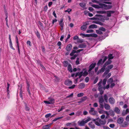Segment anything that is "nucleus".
<instances>
[{
  "label": "nucleus",
  "mask_w": 129,
  "mask_h": 129,
  "mask_svg": "<svg viewBox=\"0 0 129 129\" xmlns=\"http://www.w3.org/2000/svg\"><path fill=\"white\" fill-rule=\"evenodd\" d=\"M20 92L19 94L20 96L22 99V100L23 99V97L22 96V91L21 88L20 89Z\"/></svg>",
  "instance_id": "obj_36"
},
{
  "label": "nucleus",
  "mask_w": 129,
  "mask_h": 129,
  "mask_svg": "<svg viewBox=\"0 0 129 129\" xmlns=\"http://www.w3.org/2000/svg\"><path fill=\"white\" fill-rule=\"evenodd\" d=\"M123 121V119L121 117L119 118L117 120V122L119 124H121Z\"/></svg>",
  "instance_id": "obj_9"
},
{
  "label": "nucleus",
  "mask_w": 129,
  "mask_h": 129,
  "mask_svg": "<svg viewBox=\"0 0 129 129\" xmlns=\"http://www.w3.org/2000/svg\"><path fill=\"white\" fill-rule=\"evenodd\" d=\"M91 37H94L95 38H96L98 37V35L95 34H91Z\"/></svg>",
  "instance_id": "obj_43"
},
{
  "label": "nucleus",
  "mask_w": 129,
  "mask_h": 129,
  "mask_svg": "<svg viewBox=\"0 0 129 129\" xmlns=\"http://www.w3.org/2000/svg\"><path fill=\"white\" fill-rule=\"evenodd\" d=\"M16 41L17 44H18L19 42L18 41V38L17 36H16L15 37Z\"/></svg>",
  "instance_id": "obj_59"
},
{
  "label": "nucleus",
  "mask_w": 129,
  "mask_h": 129,
  "mask_svg": "<svg viewBox=\"0 0 129 129\" xmlns=\"http://www.w3.org/2000/svg\"><path fill=\"white\" fill-rule=\"evenodd\" d=\"M50 103H52L51 104H53L54 103V100L53 99H51L49 100Z\"/></svg>",
  "instance_id": "obj_58"
},
{
  "label": "nucleus",
  "mask_w": 129,
  "mask_h": 129,
  "mask_svg": "<svg viewBox=\"0 0 129 129\" xmlns=\"http://www.w3.org/2000/svg\"><path fill=\"white\" fill-rule=\"evenodd\" d=\"M99 87L98 88L99 90H101V89H103V87L102 85H98Z\"/></svg>",
  "instance_id": "obj_53"
},
{
  "label": "nucleus",
  "mask_w": 129,
  "mask_h": 129,
  "mask_svg": "<svg viewBox=\"0 0 129 129\" xmlns=\"http://www.w3.org/2000/svg\"><path fill=\"white\" fill-rule=\"evenodd\" d=\"M104 107L105 109L107 110H108L110 109V106L107 104L105 103L104 104Z\"/></svg>",
  "instance_id": "obj_17"
},
{
  "label": "nucleus",
  "mask_w": 129,
  "mask_h": 129,
  "mask_svg": "<svg viewBox=\"0 0 129 129\" xmlns=\"http://www.w3.org/2000/svg\"><path fill=\"white\" fill-rule=\"evenodd\" d=\"M48 7H47V6L46 5L44 7L43 11H44L45 12L47 11L48 9Z\"/></svg>",
  "instance_id": "obj_47"
},
{
  "label": "nucleus",
  "mask_w": 129,
  "mask_h": 129,
  "mask_svg": "<svg viewBox=\"0 0 129 129\" xmlns=\"http://www.w3.org/2000/svg\"><path fill=\"white\" fill-rule=\"evenodd\" d=\"M109 112L110 116H111L113 117L115 115V113L112 110H110V111Z\"/></svg>",
  "instance_id": "obj_24"
},
{
  "label": "nucleus",
  "mask_w": 129,
  "mask_h": 129,
  "mask_svg": "<svg viewBox=\"0 0 129 129\" xmlns=\"http://www.w3.org/2000/svg\"><path fill=\"white\" fill-rule=\"evenodd\" d=\"M80 6L82 8L85 7L86 6V5L83 2L80 3L79 4Z\"/></svg>",
  "instance_id": "obj_31"
},
{
  "label": "nucleus",
  "mask_w": 129,
  "mask_h": 129,
  "mask_svg": "<svg viewBox=\"0 0 129 129\" xmlns=\"http://www.w3.org/2000/svg\"><path fill=\"white\" fill-rule=\"evenodd\" d=\"M88 73L86 70L83 73V76L84 77H85L88 74Z\"/></svg>",
  "instance_id": "obj_35"
},
{
  "label": "nucleus",
  "mask_w": 129,
  "mask_h": 129,
  "mask_svg": "<svg viewBox=\"0 0 129 129\" xmlns=\"http://www.w3.org/2000/svg\"><path fill=\"white\" fill-rule=\"evenodd\" d=\"M68 70L69 72L71 73L73 72V71L72 69V65L71 64H69L68 66Z\"/></svg>",
  "instance_id": "obj_16"
},
{
  "label": "nucleus",
  "mask_w": 129,
  "mask_h": 129,
  "mask_svg": "<svg viewBox=\"0 0 129 129\" xmlns=\"http://www.w3.org/2000/svg\"><path fill=\"white\" fill-rule=\"evenodd\" d=\"M104 4H104L103 3H99V5L100 6V8H103Z\"/></svg>",
  "instance_id": "obj_52"
},
{
  "label": "nucleus",
  "mask_w": 129,
  "mask_h": 129,
  "mask_svg": "<svg viewBox=\"0 0 129 129\" xmlns=\"http://www.w3.org/2000/svg\"><path fill=\"white\" fill-rule=\"evenodd\" d=\"M109 103L111 104H113L114 103V100L112 97H110L109 99Z\"/></svg>",
  "instance_id": "obj_12"
},
{
  "label": "nucleus",
  "mask_w": 129,
  "mask_h": 129,
  "mask_svg": "<svg viewBox=\"0 0 129 129\" xmlns=\"http://www.w3.org/2000/svg\"><path fill=\"white\" fill-rule=\"evenodd\" d=\"M103 61L102 59H100V60L97 63V65H98V66L102 64L103 63H103Z\"/></svg>",
  "instance_id": "obj_23"
},
{
  "label": "nucleus",
  "mask_w": 129,
  "mask_h": 129,
  "mask_svg": "<svg viewBox=\"0 0 129 129\" xmlns=\"http://www.w3.org/2000/svg\"><path fill=\"white\" fill-rule=\"evenodd\" d=\"M113 67V64H110L107 66L106 68V69L110 70L112 69Z\"/></svg>",
  "instance_id": "obj_22"
},
{
  "label": "nucleus",
  "mask_w": 129,
  "mask_h": 129,
  "mask_svg": "<svg viewBox=\"0 0 129 129\" xmlns=\"http://www.w3.org/2000/svg\"><path fill=\"white\" fill-rule=\"evenodd\" d=\"M72 47L71 44H69L66 47V50L68 51H69L71 49Z\"/></svg>",
  "instance_id": "obj_10"
},
{
  "label": "nucleus",
  "mask_w": 129,
  "mask_h": 129,
  "mask_svg": "<svg viewBox=\"0 0 129 129\" xmlns=\"http://www.w3.org/2000/svg\"><path fill=\"white\" fill-rule=\"evenodd\" d=\"M85 86L84 84L83 83H81L79 84V88L81 89H82L84 88Z\"/></svg>",
  "instance_id": "obj_25"
},
{
  "label": "nucleus",
  "mask_w": 129,
  "mask_h": 129,
  "mask_svg": "<svg viewBox=\"0 0 129 129\" xmlns=\"http://www.w3.org/2000/svg\"><path fill=\"white\" fill-rule=\"evenodd\" d=\"M84 95L83 93H78L77 95V96L78 97H81L82 96Z\"/></svg>",
  "instance_id": "obj_42"
},
{
  "label": "nucleus",
  "mask_w": 129,
  "mask_h": 129,
  "mask_svg": "<svg viewBox=\"0 0 129 129\" xmlns=\"http://www.w3.org/2000/svg\"><path fill=\"white\" fill-rule=\"evenodd\" d=\"M80 35L81 36L82 35L84 37H91V34H85L82 33H81L80 34Z\"/></svg>",
  "instance_id": "obj_21"
},
{
  "label": "nucleus",
  "mask_w": 129,
  "mask_h": 129,
  "mask_svg": "<svg viewBox=\"0 0 129 129\" xmlns=\"http://www.w3.org/2000/svg\"><path fill=\"white\" fill-rule=\"evenodd\" d=\"M99 29L101 31H105L106 30L105 28L103 27H101L100 28H99Z\"/></svg>",
  "instance_id": "obj_41"
},
{
  "label": "nucleus",
  "mask_w": 129,
  "mask_h": 129,
  "mask_svg": "<svg viewBox=\"0 0 129 129\" xmlns=\"http://www.w3.org/2000/svg\"><path fill=\"white\" fill-rule=\"evenodd\" d=\"M38 23L39 24L38 25V26L39 27H40L42 29H44V26L43 24L40 21H38Z\"/></svg>",
  "instance_id": "obj_15"
},
{
  "label": "nucleus",
  "mask_w": 129,
  "mask_h": 129,
  "mask_svg": "<svg viewBox=\"0 0 129 129\" xmlns=\"http://www.w3.org/2000/svg\"><path fill=\"white\" fill-rule=\"evenodd\" d=\"M109 126L111 128H113L115 126V125L113 124H111Z\"/></svg>",
  "instance_id": "obj_64"
},
{
  "label": "nucleus",
  "mask_w": 129,
  "mask_h": 129,
  "mask_svg": "<svg viewBox=\"0 0 129 129\" xmlns=\"http://www.w3.org/2000/svg\"><path fill=\"white\" fill-rule=\"evenodd\" d=\"M107 81V79H106L105 78L104 79H103V85L104 86L105 84L106 83V82Z\"/></svg>",
  "instance_id": "obj_48"
},
{
  "label": "nucleus",
  "mask_w": 129,
  "mask_h": 129,
  "mask_svg": "<svg viewBox=\"0 0 129 129\" xmlns=\"http://www.w3.org/2000/svg\"><path fill=\"white\" fill-rule=\"evenodd\" d=\"M127 114L126 111L125 110H124L123 111L122 113V115L123 116H125L126 114Z\"/></svg>",
  "instance_id": "obj_61"
},
{
  "label": "nucleus",
  "mask_w": 129,
  "mask_h": 129,
  "mask_svg": "<svg viewBox=\"0 0 129 129\" xmlns=\"http://www.w3.org/2000/svg\"><path fill=\"white\" fill-rule=\"evenodd\" d=\"M80 126H83L84 125L85 123L84 121H81L79 123Z\"/></svg>",
  "instance_id": "obj_40"
},
{
  "label": "nucleus",
  "mask_w": 129,
  "mask_h": 129,
  "mask_svg": "<svg viewBox=\"0 0 129 129\" xmlns=\"http://www.w3.org/2000/svg\"><path fill=\"white\" fill-rule=\"evenodd\" d=\"M128 125V123L126 121L124 122L121 125V126L122 127H125L127 126Z\"/></svg>",
  "instance_id": "obj_19"
},
{
  "label": "nucleus",
  "mask_w": 129,
  "mask_h": 129,
  "mask_svg": "<svg viewBox=\"0 0 129 129\" xmlns=\"http://www.w3.org/2000/svg\"><path fill=\"white\" fill-rule=\"evenodd\" d=\"M104 99L106 103L108 102V98L106 94H105L104 96Z\"/></svg>",
  "instance_id": "obj_32"
},
{
  "label": "nucleus",
  "mask_w": 129,
  "mask_h": 129,
  "mask_svg": "<svg viewBox=\"0 0 129 129\" xmlns=\"http://www.w3.org/2000/svg\"><path fill=\"white\" fill-rule=\"evenodd\" d=\"M51 114L50 113H49L45 115V117L46 118H47L51 116Z\"/></svg>",
  "instance_id": "obj_62"
},
{
  "label": "nucleus",
  "mask_w": 129,
  "mask_h": 129,
  "mask_svg": "<svg viewBox=\"0 0 129 129\" xmlns=\"http://www.w3.org/2000/svg\"><path fill=\"white\" fill-rule=\"evenodd\" d=\"M95 123L96 125L98 126H101V125L99 122L98 121H95Z\"/></svg>",
  "instance_id": "obj_55"
},
{
  "label": "nucleus",
  "mask_w": 129,
  "mask_h": 129,
  "mask_svg": "<svg viewBox=\"0 0 129 129\" xmlns=\"http://www.w3.org/2000/svg\"><path fill=\"white\" fill-rule=\"evenodd\" d=\"M91 6L94 8H100V6L98 5H95L94 4L92 5H91Z\"/></svg>",
  "instance_id": "obj_37"
},
{
  "label": "nucleus",
  "mask_w": 129,
  "mask_h": 129,
  "mask_svg": "<svg viewBox=\"0 0 129 129\" xmlns=\"http://www.w3.org/2000/svg\"><path fill=\"white\" fill-rule=\"evenodd\" d=\"M79 58L78 57L77 58L76 60V64L77 65H78V64H79V63H80L79 61Z\"/></svg>",
  "instance_id": "obj_57"
},
{
  "label": "nucleus",
  "mask_w": 129,
  "mask_h": 129,
  "mask_svg": "<svg viewBox=\"0 0 129 129\" xmlns=\"http://www.w3.org/2000/svg\"><path fill=\"white\" fill-rule=\"evenodd\" d=\"M89 19L91 20H101V19H100L96 17H93L92 18H90Z\"/></svg>",
  "instance_id": "obj_30"
},
{
  "label": "nucleus",
  "mask_w": 129,
  "mask_h": 129,
  "mask_svg": "<svg viewBox=\"0 0 129 129\" xmlns=\"http://www.w3.org/2000/svg\"><path fill=\"white\" fill-rule=\"evenodd\" d=\"M115 84L114 83H112L111 84L110 86V87L111 88H112L115 85Z\"/></svg>",
  "instance_id": "obj_63"
},
{
  "label": "nucleus",
  "mask_w": 129,
  "mask_h": 129,
  "mask_svg": "<svg viewBox=\"0 0 129 129\" xmlns=\"http://www.w3.org/2000/svg\"><path fill=\"white\" fill-rule=\"evenodd\" d=\"M96 65V63H92L91 65H90V66L89 67V69L88 70V72H89V73L90 74H91L92 75V76L93 75V74L94 73L93 72V74H92L91 73L92 72H91V70H92L95 67Z\"/></svg>",
  "instance_id": "obj_1"
},
{
  "label": "nucleus",
  "mask_w": 129,
  "mask_h": 129,
  "mask_svg": "<svg viewBox=\"0 0 129 129\" xmlns=\"http://www.w3.org/2000/svg\"><path fill=\"white\" fill-rule=\"evenodd\" d=\"M98 77H96L95 79L94 80V81L93 82V84H95L98 81Z\"/></svg>",
  "instance_id": "obj_56"
},
{
  "label": "nucleus",
  "mask_w": 129,
  "mask_h": 129,
  "mask_svg": "<svg viewBox=\"0 0 129 129\" xmlns=\"http://www.w3.org/2000/svg\"><path fill=\"white\" fill-rule=\"evenodd\" d=\"M104 101V100L102 96H101L99 98V103H103Z\"/></svg>",
  "instance_id": "obj_20"
},
{
  "label": "nucleus",
  "mask_w": 129,
  "mask_h": 129,
  "mask_svg": "<svg viewBox=\"0 0 129 129\" xmlns=\"http://www.w3.org/2000/svg\"><path fill=\"white\" fill-rule=\"evenodd\" d=\"M115 81L113 80V78H109L107 81L108 83H111L113 82H115Z\"/></svg>",
  "instance_id": "obj_26"
},
{
  "label": "nucleus",
  "mask_w": 129,
  "mask_h": 129,
  "mask_svg": "<svg viewBox=\"0 0 129 129\" xmlns=\"http://www.w3.org/2000/svg\"><path fill=\"white\" fill-rule=\"evenodd\" d=\"M94 31L92 29H90L86 31V33H93Z\"/></svg>",
  "instance_id": "obj_54"
},
{
  "label": "nucleus",
  "mask_w": 129,
  "mask_h": 129,
  "mask_svg": "<svg viewBox=\"0 0 129 129\" xmlns=\"http://www.w3.org/2000/svg\"><path fill=\"white\" fill-rule=\"evenodd\" d=\"M96 12L98 14H104L106 13V11H97Z\"/></svg>",
  "instance_id": "obj_27"
},
{
  "label": "nucleus",
  "mask_w": 129,
  "mask_h": 129,
  "mask_svg": "<svg viewBox=\"0 0 129 129\" xmlns=\"http://www.w3.org/2000/svg\"><path fill=\"white\" fill-rule=\"evenodd\" d=\"M62 117H58L56 118H55L54 119H53V120L52 121H56L57 120L61 119V118H62Z\"/></svg>",
  "instance_id": "obj_50"
},
{
  "label": "nucleus",
  "mask_w": 129,
  "mask_h": 129,
  "mask_svg": "<svg viewBox=\"0 0 129 129\" xmlns=\"http://www.w3.org/2000/svg\"><path fill=\"white\" fill-rule=\"evenodd\" d=\"M88 28L89 29L96 28H97V26L94 24H92L90 25Z\"/></svg>",
  "instance_id": "obj_13"
},
{
  "label": "nucleus",
  "mask_w": 129,
  "mask_h": 129,
  "mask_svg": "<svg viewBox=\"0 0 129 129\" xmlns=\"http://www.w3.org/2000/svg\"><path fill=\"white\" fill-rule=\"evenodd\" d=\"M27 86L26 88L27 89V92L30 96L31 95L30 89H29L30 84L28 81H26Z\"/></svg>",
  "instance_id": "obj_6"
},
{
  "label": "nucleus",
  "mask_w": 129,
  "mask_h": 129,
  "mask_svg": "<svg viewBox=\"0 0 129 129\" xmlns=\"http://www.w3.org/2000/svg\"><path fill=\"white\" fill-rule=\"evenodd\" d=\"M114 111L117 114H120V111L119 109L117 107H115L114 109Z\"/></svg>",
  "instance_id": "obj_11"
},
{
  "label": "nucleus",
  "mask_w": 129,
  "mask_h": 129,
  "mask_svg": "<svg viewBox=\"0 0 129 129\" xmlns=\"http://www.w3.org/2000/svg\"><path fill=\"white\" fill-rule=\"evenodd\" d=\"M110 71V70L106 69V71L104 72L103 74V77L105 76Z\"/></svg>",
  "instance_id": "obj_29"
},
{
  "label": "nucleus",
  "mask_w": 129,
  "mask_h": 129,
  "mask_svg": "<svg viewBox=\"0 0 129 129\" xmlns=\"http://www.w3.org/2000/svg\"><path fill=\"white\" fill-rule=\"evenodd\" d=\"M97 120L99 121L101 125V124L103 125H104L106 123V122L105 120H102L99 118H97Z\"/></svg>",
  "instance_id": "obj_4"
},
{
  "label": "nucleus",
  "mask_w": 129,
  "mask_h": 129,
  "mask_svg": "<svg viewBox=\"0 0 129 129\" xmlns=\"http://www.w3.org/2000/svg\"><path fill=\"white\" fill-rule=\"evenodd\" d=\"M96 33L102 35L103 34V32L100 30H96Z\"/></svg>",
  "instance_id": "obj_38"
},
{
  "label": "nucleus",
  "mask_w": 129,
  "mask_h": 129,
  "mask_svg": "<svg viewBox=\"0 0 129 129\" xmlns=\"http://www.w3.org/2000/svg\"><path fill=\"white\" fill-rule=\"evenodd\" d=\"M105 70V69L101 68V69L100 70H99L98 72L97 73V74H98L100 73H101L102 72H104Z\"/></svg>",
  "instance_id": "obj_33"
},
{
  "label": "nucleus",
  "mask_w": 129,
  "mask_h": 129,
  "mask_svg": "<svg viewBox=\"0 0 129 129\" xmlns=\"http://www.w3.org/2000/svg\"><path fill=\"white\" fill-rule=\"evenodd\" d=\"M86 45L84 43H82L80 45H79L78 47L79 48H85L86 47Z\"/></svg>",
  "instance_id": "obj_18"
},
{
  "label": "nucleus",
  "mask_w": 129,
  "mask_h": 129,
  "mask_svg": "<svg viewBox=\"0 0 129 129\" xmlns=\"http://www.w3.org/2000/svg\"><path fill=\"white\" fill-rule=\"evenodd\" d=\"M114 57H109L108 61H107L105 63L106 64L107 66L110 64L111 63L112 61L111 60V59H113Z\"/></svg>",
  "instance_id": "obj_8"
},
{
  "label": "nucleus",
  "mask_w": 129,
  "mask_h": 129,
  "mask_svg": "<svg viewBox=\"0 0 129 129\" xmlns=\"http://www.w3.org/2000/svg\"><path fill=\"white\" fill-rule=\"evenodd\" d=\"M107 14V17H110L111 16V14L114 13H115L114 11H109L106 12Z\"/></svg>",
  "instance_id": "obj_3"
},
{
  "label": "nucleus",
  "mask_w": 129,
  "mask_h": 129,
  "mask_svg": "<svg viewBox=\"0 0 129 129\" xmlns=\"http://www.w3.org/2000/svg\"><path fill=\"white\" fill-rule=\"evenodd\" d=\"M57 45L59 46V48L61 49V43L60 41H59L57 44Z\"/></svg>",
  "instance_id": "obj_45"
},
{
  "label": "nucleus",
  "mask_w": 129,
  "mask_h": 129,
  "mask_svg": "<svg viewBox=\"0 0 129 129\" xmlns=\"http://www.w3.org/2000/svg\"><path fill=\"white\" fill-rule=\"evenodd\" d=\"M94 108H91L90 110L89 111V113L91 115H96V111L94 110Z\"/></svg>",
  "instance_id": "obj_2"
},
{
  "label": "nucleus",
  "mask_w": 129,
  "mask_h": 129,
  "mask_svg": "<svg viewBox=\"0 0 129 129\" xmlns=\"http://www.w3.org/2000/svg\"><path fill=\"white\" fill-rule=\"evenodd\" d=\"M62 117H58L56 118H55L54 119H53V120L52 121H56L57 120L61 119V118H62Z\"/></svg>",
  "instance_id": "obj_51"
},
{
  "label": "nucleus",
  "mask_w": 129,
  "mask_h": 129,
  "mask_svg": "<svg viewBox=\"0 0 129 129\" xmlns=\"http://www.w3.org/2000/svg\"><path fill=\"white\" fill-rule=\"evenodd\" d=\"M112 7V6L110 5H107V7L106 8V10H108L111 9Z\"/></svg>",
  "instance_id": "obj_46"
},
{
  "label": "nucleus",
  "mask_w": 129,
  "mask_h": 129,
  "mask_svg": "<svg viewBox=\"0 0 129 129\" xmlns=\"http://www.w3.org/2000/svg\"><path fill=\"white\" fill-rule=\"evenodd\" d=\"M73 93H72L70 95L67 96L66 97V98H68L72 97L73 96Z\"/></svg>",
  "instance_id": "obj_60"
},
{
  "label": "nucleus",
  "mask_w": 129,
  "mask_h": 129,
  "mask_svg": "<svg viewBox=\"0 0 129 129\" xmlns=\"http://www.w3.org/2000/svg\"><path fill=\"white\" fill-rule=\"evenodd\" d=\"M88 125L89 127L91 128L94 129L95 128V125L93 124L92 122L89 123Z\"/></svg>",
  "instance_id": "obj_14"
},
{
  "label": "nucleus",
  "mask_w": 129,
  "mask_h": 129,
  "mask_svg": "<svg viewBox=\"0 0 129 129\" xmlns=\"http://www.w3.org/2000/svg\"><path fill=\"white\" fill-rule=\"evenodd\" d=\"M85 24L81 27V29L83 31H85L86 29L87 28V26L88 24V23H85Z\"/></svg>",
  "instance_id": "obj_5"
},
{
  "label": "nucleus",
  "mask_w": 129,
  "mask_h": 129,
  "mask_svg": "<svg viewBox=\"0 0 129 129\" xmlns=\"http://www.w3.org/2000/svg\"><path fill=\"white\" fill-rule=\"evenodd\" d=\"M76 85L75 84L72 85L71 86L69 87L68 88L70 89H74Z\"/></svg>",
  "instance_id": "obj_44"
},
{
  "label": "nucleus",
  "mask_w": 129,
  "mask_h": 129,
  "mask_svg": "<svg viewBox=\"0 0 129 129\" xmlns=\"http://www.w3.org/2000/svg\"><path fill=\"white\" fill-rule=\"evenodd\" d=\"M72 84V82L69 79L66 80L65 81V85L67 86L71 85Z\"/></svg>",
  "instance_id": "obj_7"
},
{
  "label": "nucleus",
  "mask_w": 129,
  "mask_h": 129,
  "mask_svg": "<svg viewBox=\"0 0 129 129\" xmlns=\"http://www.w3.org/2000/svg\"><path fill=\"white\" fill-rule=\"evenodd\" d=\"M10 48L14 50H15V49L13 47L12 42H10Z\"/></svg>",
  "instance_id": "obj_34"
},
{
  "label": "nucleus",
  "mask_w": 129,
  "mask_h": 129,
  "mask_svg": "<svg viewBox=\"0 0 129 129\" xmlns=\"http://www.w3.org/2000/svg\"><path fill=\"white\" fill-rule=\"evenodd\" d=\"M43 129H50L49 127L47 125L44 126L43 127Z\"/></svg>",
  "instance_id": "obj_49"
},
{
  "label": "nucleus",
  "mask_w": 129,
  "mask_h": 129,
  "mask_svg": "<svg viewBox=\"0 0 129 129\" xmlns=\"http://www.w3.org/2000/svg\"><path fill=\"white\" fill-rule=\"evenodd\" d=\"M111 75V74L110 73H109L108 75H106L105 78L107 80V79L110 77Z\"/></svg>",
  "instance_id": "obj_39"
},
{
  "label": "nucleus",
  "mask_w": 129,
  "mask_h": 129,
  "mask_svg": "<svg viewBox=\"0 0 129 129\" xmlns=\"http://www.w3.org/2000/svg\"><path fill=\"white\" fill-rule=\"evenodd\" d=\"M35 34L37 37L39 39L40 38V33L37 30L35 32Z\"/></svg>",
  "instance_id": "obj_28"
}]
</instances>
